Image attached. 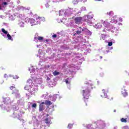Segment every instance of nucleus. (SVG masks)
Returning <instances> with one entry per match:
<instances>
[{"label":"nucleus","instance_id":"obj_1","mask_svg":"<svg viewBox=\"0 0 129 129\" xmlns=\"http://www.w3.org/2000/svg\"><path fill=\"white\" fill-rule=\"evenodd\" d=\"M83 28L80 27H77L76 31L73 33V36H77V38L74 39L72 42V44H77L74 45L75 49H78L79 51L81 52V56L82 55H87L88 53H90L91 50L90 49L87 48L86 44V37L85 35L82 34Z\"/></svg>","mask_w":129,"mask_h":129},{"label":"nucleus","instance_id":"obj_2","mask_svg":"<svg viewBox=\"0 0 129 129\" xmlns=\"http://www.w3.org/2000/svg\"><path fill=\"white\" fill-rule=\"evenodd\" d=\"M39 77H36V79L32 80H29L28 83L24 87L25 90H27L31 94H34L35 91H38V84H42L43 81L42 79Z\"/></svg>","mask_w":129,"mask_h":129},{"label":"nucleus","instance_id":"obj_3","mask_svg":"<svg viewBox=\"0 0 129 129\" xmlns=\"http://www.w3.org/2000/svg\"><path fill=\"white\" fill-rule=\"evenodd\" d=\"M87 85H88L85 89H84L82 92V95L83 97V99L86 103V105H87V102L88 101V99H89V96H90L91 90V89H93V88H95V87H93V83L90 81L88 82L85 83Z\"/></svg>","mask_w":129,"mask_h":129},{"label":"nucleus","instance_id":"obj_4","mask_svg":"<svg viewBox=\"0 0 129 129\" xmlns=\"http://www.w3.org/2000/svg\"><path fill=\"white\" fill-rule=\"evenodd\" d=\"M19 110V107L17 104L12 105V108L10 109V116L13 118H18L19 120L22 119L21 116L22 114H24V112L22 110Z\"/></svg>","mask_w":129,"mask_h":129},{"label":"nucleus","instance_id":"obj_5","mask_svg":"<svg viewBox=\"0 0 129 129\" xmlns=\"http://www.w3.org/2000/svg\"><path fill=\"white\" fill-rule=\"evenodd\" d=\"M106 126L105 121L102 120H98L97 121L86 125L87 129H103Z\"/></svg>","mask_w":129,"mask_h":129},{"label":"nucleus","instance_id":"obj_6","mask_svg":"<svg viewBox=\"0 0 129 129\" xmlns=\"http://www.w3.org/2000/svg\"><path fill=\"white\" fill-rule=\"evenodd\" d=\"M2 104L0 105L2 110L7 111V112H11V106H12V102H11V99L9 97L6 98L3 97ZM12 108V107H11Z\"/></svg>","mask_w":129,"mask_h":129},{"label":"nucleus","instance_id":"obj_7","mask_svg":"<svg viewBox=\"0 0 129 129\" xmlns=\"http://www.w3.org/2000/svg\"><path fill=\"white\" fill-rule=\"evenodd\" d=\"M91 13H89L87 16H85L83 17H76L75 18V21L76 24H80L82 21H84L89 24L91 25L92 24V19H93V15L91 14Z\"/></svg>","mask_w":129,"mask_h":129},{"label":"nucleus","instance_id":"obj_8","mask_svg":"<svg viewBox=\"0 0 129 129\" xmlns=\"http://www.w3.org/2000/svg\"><path fill=\"white\" fill-rule=\"evenodd\" d=\"M44 78L45 79L46 82L48 84V87H53L55 86V83L52 82L51 78H53V75H52V74L47 72L45 75Z\"/></svg>","mask_w":129,"mask_h":129},{"label":"nucleus","instance_id":"obj_9","mask_svg":"<svg viewBox=\"0 0 129 129\" xmlns=\"http://www.w3.org/2000/svg\"><path fill=\"white\" fill-rule=\"evenodd\" d=\"M63 66L65 68L69 69L70 72H75L76 70V66L74 64H70L68 62L64 63Z\"/></svg>","mask_w":129,"mask_h":129},{"label":"nucleus","instance_id":"obj_10","mask_svg":"<svg viewBox=\"0 0 129 129\" xmlns=\"http://www.w3.org/2000/svg\"><path fill=\"white\" fill-rule=\"evenodd\" d=\"M2 33H1V35L4 36L5 39H8L10 41H14V39L12 37V36L10 35V33L8 32V31L6 30L5 28H2L1 29Z\"/></svg>","mask_w":129,"mask_h":129},{"label":"nucleus","instance_id":"obj_11","mask_svg":"<svg viewBox=\"0 0 129 129\" xmlns=\"http://www.w3.org/2000/svg\"><path fill=\"white\" fill-rule=\"evenodd\" d=\"M109 32V31H111L112 33H118V28H115L113 25H111L109 26V28H104L103 30V32H105V33H106V32Z\"/></svg>","mask_w":129,"mask_h":129},{"label":"nucleus","instance_id":"obj_12","mask_svg":"<svg viewBox=\"0 0 129 129\" xmlns=\"http://www.w3.org/2000/svg\"><path fill=\"white\" fill-rule=\"evenodd\" d=\"M11 2V0H0V11L5 9L7 6L9 5V3Z\"/></svg>","mask_w":129,"mask_h":129},{"label":"nucleus","instance_id":"obj_13","mask_svg":"<svg viewBox=\"0 0 129 129\" xmlns=\"http://www.w3.org/2000/svg\"><path fill=\"white\" fill-rule=\"evenodd\" d=\"M46 73L47 71H46V69L40 68L37 71V73H36V75L37 77L41 78L42 76H44V74H46Z\"/></svg>","mask_w":129,"mask_h":129},{"label":"nucleus","instance_id":"obj_14","mask_svg":"<svg viewBox=\"0 0 129 129\" xmlns=\"http://www.w3.org/2000/svg\"><path fill=\"white\" fill-rule=\"evenodd\" d=\"M107 50H103V48H101V49H98V51L100 53H102V54H103V55H105V54H108V53H109L110 52L109 51V50H112V49H113V47L108 46V45H107Z\"/></svg>","mask_w":129,"mask_h":129},{"label":"nucleus","instance_id":"obj_15","mask_svg":"<svg viewBox=\"0 0 129 129\" xmlns=\"http://www.w3.org/2000/svg\"><path fill=\"white\" fill-rule=\"evenodd\" d=\"M78 53L76 52H71V53H69L70 56H72L73 57H75V59L77 61H78V60H80V61H85L84 58H81V57L80 55H77Z\"/></svg>","mask_w":129,"mask_h":129},{"label":"nucleus","instance_id":"obj_16","mask_svg":"<svg viewBox=\"0 0 129 129\" xmlns=\"http://www.w3.org/2000/svg\"><path fill=\"white\" fill-rule=\"evenodd\" d=\"M68 21L66 20V25L67 26V27H69L70 28H73L74 27L75 28L76 27V25H75L74 24H73V20H71V18H68Z\"/></svg>","mask_w":129,"mask_h":129},{"label":"nucleus","instance_id":"obj_17","mask_svg":"<svg viewBox=\"0 0 129 129\" xmlns=\"http://www.w3.org/2000/svg\"><path fill=\"white\" fill-rule=\"evenodd\" d=\"M73 14L72 9L69 8L68 9L64 10V17L66 18H68V17H70Z\"/></svg>","mask_w":129,"mask_h":129},{"label":"nucleus","instance_id":"obj_18","mask_svg":"<svg viewBox=\"0 0 129 129\" xmlns=\"http://www.w3.org/2000/svg\"><path fill=\"white\" fill-rule=\"evenodd\" d=\"M29 23L32 24L31 26H36L40 24V20H36L33 18H29Z\"/></svg>","mask_w":129,"mask_h":129},{"label":"nucleus","instance_id":"obj_19","mask_svg":"<svg viewBox=\"0 0 129 129\" xmlns=\"http://www.w3.org/2000/svg\"><path fill=\"white\" fill-rule=\"evenodd\" d=\"M72 12L73 15H75V16H80V15H81V11L79 10L78 9H72Z\"/></svg>","mask_w":129,"mask_h":129},{"label":"nucleus","instance_id":"obj_20","mask_svg":"<svg viewBox=\"0 0 129 129\" xmlns=\"http://www.w3.org/2000/svg\"><path fill=\"white\" fill-rule=\"evenodd\" d=\"M44 121L48 127L50 126V124H52V121H51V119L48 117H45Z\"/></svg>","mask_w":129,"mask_h":129},{"label":"nucleus","instance_id":"obj_21","mask_svg":"<svg viewBox=\"0 0 129 129\" xmlns=\"http://www.w3.org/2000/svg\"><path fill=\"white\" fill-rule=\"evenodd\" d=\"M102 93H103L104 95H101V97H102V98H107V93H108V89H102Z\"/></svg>","mask_w":129,"mask_h":129},{"label":"nucleus","instance_id":"obj_22","mask_svg":"<svg viewBox=\"0 0 129 129\" xmlns=\"http://www.w3.org/2000/svg\"><path fill=\"white\" fill-rule=\"evenodd\" d=\"M82 34H85V35H88L89 36H90L92 35V33L87 29V28L83 27Z\"/></svg>","mask_w":129,"mask_h":129},{"label":"nucleus","instance_id":"obj_23","mask_svg":"<svg viewBox=\"0 0 129 129\" xmlns=\"http://www.w3.org/2000/svg\"><path fill=\"white\" fill-rule=\"evenodd\" d=\"M30 7H24L23 6H18L16 8V10L17 11H26V10H30Z\"/></svg>","mask_w":129,"mask_h":129},{"label":"nucleus","instance_id":"obj_24","mask_svg":"<svg viewBox=\"0 0 129 129\" xmlns=\"http://www.w3.org/2000/svg\"><path fill=\"white\" fill-rule=\"evenodd\" d=\"M101 22L102 24H103V25L105 27V29H109V27L111 26L110 24L107 22L103 21V20H101Z\"/></svg>","mask_w":129,"mask_h":129},{"label":"nucleus","instance_id":"obj_25","mask_svg":"<svg viewBox=\"0 0 129 129\" xmlns=\"http://www.w3.org/2000/svg\"><path fill=\"white\" fill-rule=\"evenodd\" d=\"M14 16H16L17 17V18H19V19H21L22 21H24L25 20V15L24 14H20L18 13H16Z\"/></svg>","mask_w":129,"mask_h":129},{"label":"nucleus","instance_id":"obj_26","mask_svg":"<svg viewBox=\"0 0 129 129\" xmlns=\"http://www.w3.org/2000/svg\"><path fill=\"white\" fill-rule=\"evenodd\" d=\"M106 42L108 43V46H111L112 44H114V43H115V40H114V39H109L107 41L106 40Z\"/></svg>","mask_w":129,"mask_h":129},{"label":"nucleus","instance_id":"obj_27","mask_svg":"<svg viewBox=\"0 0 129 129\" xmlns=\"http://www.w3.org/2000/svg\"><path fill=\"white\" fill-rule=\"evenodd\" d=\"M44 103L45 102H43L41 104L39 105V111L42 112L43 110H45L46 108V106L43 105Z\"/></svg>","mask_w":129,"mask_h":129},{"label":"nucleus","instance_id":"obj_28","mask_svg":"<svg viewBox=\"0 0 129 129\" xmlns=\"http://www.w3.org/2000/svg\"><path fill=\"white\" fill-rule=\"evenodd\" d=\"M57 96H59L58 94H54L52 96H49V98L50 100L52 101H56V99H57Z\"/></svg>","mask_w":129,"mask_h":129},{"label":"nucleus","instance_id":"obj_29","mask_svg":"<svg viewBox=\"0 0 129 129\" xmlns=\"http://www.w3.org/2000/svg\"><path fill=\"white\" fill-rule=\"evenodd\" d=\"M121 94L123 97H126V96H127V92H126L125 89H122Z\"/></svg>","mask_w":129,"mask_h":129},{"label":"nucleus","instance_id":"obj_30","mask_svg":"<svg viewBox=\"0 0 129 129\" xmlns=\"http://www.w3.org/2000/svg\"><path fill=\"white\" fill-rule=\"evenodd\" d=\"M13 91V93L15 94L16 98H20V97H21V95L19 93V91L18 90H14Z\"/></svg>","mask_w":129,"mask_h":129},{"label":"nucleus","instance_id":"obj_31","mask_svg":"<svg viewBox=\"0 0 129 129\" xmlns=\"http://www.w3.org/2000/svg\"><path fill=\"white\" fill-rule=\"evenodd\" d=\"M18 25L20 28H25V23L21 20H19Z\"/></svg>","mask_w":129,"mask_h":129},{"label":"nucleus","instance_id":"obj_32","mask_svg":"<svg viewBox=\"0 0 129 129\" xmlns=\"http://www.w3.org/2000/svg\"><path fill=\"white\" fill-rule=\"evenodd\" d=\"M94 28H96V29L99 30V29H101V28L102 27V24H101V23H98L96 24H95L94 25Z\"/></svg>","mask_w":129,"mask_h":129},{"label":"nucleus","instance_id":"obj_33","mask_svg":"<svg viewBox=\"0 0 129 129\" xmlns=\"http://www.w3.org/2000/svg\"><path fill=\"white\" fill-rule=\"evenodd\" d=\"M109 37V34H101L100 36V39H102V40H105L106 38H108Z\"/></svg>","mask_w":129,"mask_h":129},{"label":"nucleus","instance_id":"obj_34","mask_svg":"<svg viewBox=\"0 0 129 129\" xmlns=\"http://www.w3.org/2000/svg\"><path fill=\"white\" fill-rule=\"evenodd\" d=\"M67 21V18H63L62 19H57L58 23H66Z\"/></svg>","mask_w":129,"mask_h":129},{"label":"nucleus","instance_id":"obj_35","mask_svg":"<svg viewBox=\"0 0 129 129\" xmlns=\"http://www.w3.org/2000/svg\"><path fill=\"white\" fill-rule=\"evenodd\" d=\"M59 16H64V17H65V10H61L59 11Z\"/></svg>","mask_w":129,"mask_h":129},{"label":"nucleus","instance_id":"obj_36","mask_svg":"<svg viewBox=\"0 0 129 129\" xmlns=\"http://www.w3.org/2000/svg\"><path fill=\"white\" fill-rule=\"evenodd\" d=\"M52 74L54 76H58V75H60V72L57 71H54V72H52Z\"/></svg>","mask_w":129,"mask_h":129},{"label":"nucleus","instance_id":"obj_37","mask_svg":"<svg viewBox=\"0 0 129 129\" xmlns=\"http://www.w3.org/2000/svg\"><path fill=\"white\" fill-rule=\"evenodd\" d=\"M38 40L39 42H45V39H44V37L42 36H38Z\"/></svg>","mask_w":129,"mask_h":129},{"label":"nucleus","instance_id":"obj_38","mask_svg":"<svg viewBox=\"0 0 129 129\" xmlns=\"http://www.w3.org/2000/svg\"><path fill=\"white\" fill-rule=\"evenodd\" d=\"M36 20H38V21H40V23H41V21L42 22H45V18L44 17H38V18H36Z\"/></svg>","mask_w":129,"mask_h":129},{"label":"nucleus","instance_id":"obj_39","mask_svg":"<svg viewBox=\"0 0 129 129\" xmlns=\"http://www.w3.org/2000/svg\"><path fill=\"white\" fill-rule=\"evenodd\" d=\"M17 104H18V105H24V102H23V100L21 99L20 100H18Z\"/></svg>","mask_w":129,"mask_h":129},{"label":"nucleus","instance_id":"obj_40","mask_svg":"<svg viewBox=\"0 0 129 129\" xmlns=\"http://www.w3.org/2000/svg\"><path fill=\"white\" fill-rule=\"evenodd\" d=\"M35 71L36 69L33 67H31V69L29 68V71H30V73H34V72H35Z\"/></svg>","mask_w":129,"mask_h":129},{"label":"nucleus","instance_id":"obj_41","mask_svg":"<svg viewBox=\"0 0 129 129\" xmlns=\"http://www.w3.org/2000/svg\"><path fill=\"white\" fill-rule=\"evenodd\" d=\"M9 77H12L13 79H19V76L18 75H10Z\"/></svg>","mask_w":129,"mask_h":129},{"label":"nucleus","instance_id":"obj_42","mask_svg":"<svg viewBox=\"0 0 129 129\" xmlns=\"http://www.w3.org/2000/svg\"><path fill=\"white\" fill-rule=\"evenodd\" d=\"M46 3L45 4V6L46 8H48L49 7H50V5H49V3H50V1L49 0H45Z\"/></svg>","mask_w":129,"mask_h":129},{"label":"nucleus","instance_id":"obj_43","mask_svg":"<svg viewBox=\"0 0 129 129\" xmlns=\"http://www.w3.org/2000/svg\"><path fill=\"white\" fill-rule=\"evenodd\" d=\"M53 111H54V109H53V108H49L48 111V113L52 114Z\"/></svg>","mask_w":129,"mask_h":129},{"label":"nucleus","instance_id":"obj_44","mask_svg":"<svg viewBox=\"0 0 129 129\" xmlns=\"http://www.w3.org/2000/svg\"><path fill=\"white\" fill-rule=\"evenodd\" d=\"M107 16H110L111 17H112L113 16V11H110L109 12H107L106 13Z\"/></svg>","mask_w":129,"mask_h":129},{"label":"nucleus","instance_id":"obj_45","mask_svg":"<svg viewBox=\"0 0 129 129\" xmlns=\"http://www.w3.org/2000/svg\"><path fill=\"white\" fill-rule=\"evenodd\" d=\"M110 23H112L113 24H116L117 23V20L114 19V18H113V19H111V21H110Z\"/></svg>","mask_w":129,"mask_h":129},{"label":"nucleus","instance_id":"obj_46","mask_svg":"<svg viewBox=\"0 0 129 129\" xmlns=\"http://www.w3.org/2000/svg\"><path fill=\"white\" fill-rule=\"evenodd\" d=\"M16 18H15V16H13V15H11L9 17V20L10 21H14V20H15Z\"/></svg>","mask_w":129,"mask_h":129},{"label":"nucleus","instance_id":"obj_47","mask_svg":"<svg viewBox=\"0 0 129 129\" xmlns=\"http://www.w3.org/2000/svg\"><path fill=\"white\" fill-rule=\"evenodd\" d=\"M45 103L46 105H51L52 104L51 101H48V100L45 101Z\"/></svg>","mask_w":129,"mask_h":129},{"label":"nucleus","instance_id":"obj_48","mask_svg":"<svg viewBox=\"0 0 129 129\" xmlns=\"http://www.w3.org/2000/svg\"><path fill=\"white\" fill-rule=\"evenodd\" d=\"M65 0H52V2L55 4H57V3H59V2H64Z\"/></svg>","mask_w":129,"mask_h":129},{"label":"nucleus","instance_id":"obj_49","mask_svg":"<svg viewBox=\"0 0 129 129\" xmlns=\"http://www.w3.org/2000/svg\"><path fill=\"white\" fill-rule=\"evenodd\" d=\"M71 78H68L66 80V83H70V81H71Z\"/></svg>","mask_w":129,"mask_h":129},{"label":"nucleus","instance_id":"obj_50","mask_svg":"<svg viewBox=\"0 0 129 129\" xmlns=\"http://www.w3.org/2000/svg\"><path fill=\"white\" fill-rule=\"evenodd\" d=\"M25 23H30V18L25 17L24 20Z\"/></svg>","mask_w":129,"mask_h":129},{"label":"nucleus","instance_id":"obj_51","mask_svg":"<svg viewBox=\"0 0 129 129\" xmlns=\"http://www.w3.org/2000/svg\"><path fill=\"white\" fill-rule=\"evenodd\" d=\"M73 127V124L69 123L68 125V128L71 129Z\"/></svg>","mask_w":129,"mask_h":129},{"label":"nucleus","instance_id":"obj_52","mask_svg":"<svg viewBox=\"0 0 129 129\" xmlns=\"http://www.w3.org/2000/svg\"><path fill=\"white\" fill-rule=\"evenodd\" d=\"M31 105L32 107H33L34 108L37 107V104H36L35 103H31Z\"/></svg>","mask_w":129,"mask_h":129},{"label":"nucleus","instance_id":"obj_53","mask_svg":"<svg viewBox=\"0 0 129 129\" xmlns=\"http://www.w3.org/2000/svg\"><path fill=\"white\" fill-rule=\"evenodd\" d=\"M121 122H126V118H122L121 119Z\"/></svg>","mask_w":129,"mask_h":129},{"label":"nucleus","instance_id":"obj_54","mask_svg":"<svg viewBox=\"0 0 129 129\" xmlns=\"http://www.w3.org/2000/svg\"><path fill=\"white\" fill-rule=\"evenodd\" d=\"M47 96H48V93H46V94H43L42 96H41V97L43 98V97L44 98H46L47 97Z\"/></svg>","mask_w":129,"mask_h":129},{"label":"nucleus","instance_id":"obj_55","mask_svg":"<svg viewBox=\"0 0 129 129\" xmlns=\"http://www.w3.org/2000/svg\"><path fill=\"white\" fill-rule=\"evenodd\" d=\"M86 8L85 7H82L81 9V10L80 11H81V12H82V11H86Z\"/></svg>","mask_w":129,"mask_h":129},{"label":"nucleus","instance_id":"obj_56","mask_svg":"<svg viewBox=\"0 0 129 129\" xmlns=\"http://www.w3.org/2000/svg\"><path fill=\"white\" fill-rule=\"evenodd\" d=\"M40 128H41V129H45V128H46V125H40Z\"/></svg>","mask_w":129,"mask_h":129},{"label":"nucleus","instance_id":"obj_57","mask_svg":"<svg viewBox=\"0 0 129 129\" xmlns=\"http://www.w3.org/2000/svg\"><path fill=\"white\" fill-rule=\"evenodd\" d=\"M67 87L69 89H70L71 88V87L70 86V83H67Z\"/></svg>","mask_w":129,"mask_h":129},{"label":"nucleus","instance_id":"obj_58","mask_svg":"<svg viewBox=\"0 0 129 129\" xmlns=\"http://www.w3.org/2000/svg\"><path fill=\"white\" fill-rule=\"evenodd\" d=\"M53 39H55V38H57V34H53L52 36Z\"/></svg>","mask_w":129,"mask_h":129},{"label":"nucleus","instance_id":"obj_59","mask_svg":"<svg viewBox=\"0 0 129 129\" xmlns=\"http://www.w3.org/2000/svg\"><path fill=\"white\" fill-rule=\"evenodd\" d=\"M34 41L35 42H37V43H38V41H39V40L38 39V37H34Z\"/></svg>","mask_w":129,"mask_h":129},{"label":"nucleus","instance_id":"obj_60","mask_svg":"<svg viewBox=\"0 0 129 129\" xmlns=\"http://www.w3.org/2000/svg\"><path fill=\"white\" fill-rule=\"evenodd\" d=\"M33 17H34V18H36V21H38V20H37V19H38V18H39V17H38V15H34Z\"/></svg>","mask_w":129,"mask_h":129},{"label":"nucleus","instance_id":"obj_61","mask_svg":"<svg viewBox=\"0 0 129 129\" xmlns=\"http://www.w3.org/2000/svg\"><path fill=\"white\" fill-rule=\"evenodd\" d=\"M44 42L46 44H49V39H45Z\"/></svg>","mask_w":129,"mask_h":129},{"label":"nucleus","instance_id":"obj_62","mask_svg":"<svg viewBox=\"0 0 129 129\" xmlns=\"http://www.w3.org/2000/svg\"><path fill=\"white\" fill-rule=\"evenodd\" d=\"M52 40L51 39H48V44H52Z\"/></svg>","mask_w":129,"mask_h":129},{"label":"nucleus","instance_id":"obj_63","mask_svg":"<svg viewBox=\"0 0 129 129\" xmlns=\"http://www.w3.org/2000/svg\"><path fill=\"white\" fill-rule=\"evenodd\" d=\"M100 75L101 77H103L104 73H103V72H101V73H100Z\"/></svg>","mask_w":129,"mask_h":129},{"label":"nucleus","instance_id":"obj_64","mask_svg":"<svg viewBox=\"0 0 129 129\" xmlns=\"http://www.w3.org/2000/svg\"><path fill=\"white\" fill-rule=\"evenodd\" d=\"M123 129H128V126H123Z\"/></svg>","mask_w":129,"mask_h":129}]
</instances>
